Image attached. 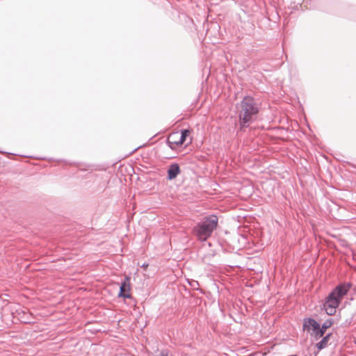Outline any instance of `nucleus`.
<instances>
[{
    "label": "nucleus",
    "instance_id": "f257e3e1",
    "mask_svg": "<svg viewBox=\"0 0 356 356\" xmlns=\"http://www.w3.org/2000/svg\"><path fill=\"white\" fill-rule=\"evenodd\" d=\"M240 129L248 127L257 118L260 106L256 99L250 95H246L238 106Z\"/></svg>",
    "mask_w": 356,
    "mask_h": 356
},
{
    "label": "nucleus",
    "instance_id": "f03ea898",
    "mask_svg": "<svg viewBox=\"0 0 356 356\" xmlns=\"http://www.w3.org/2000/svg\"><path fill=\"white\" fill-rule=\"evenodd\" d=\"M218 222V218L216 215L204 217L194 227L195 236L200 241H205L211 236L212 232L216 228Z\"/></svg>",
    "mask_w": 356,
    "mask_h": 356
},
{
    "label": "nucleus",
    "instance_id": "7ed1b4c3",
    "mask_svg": "<svg viewBox=\"0 0 356 356\" xmlns=\"http://www.w3.org/2000/svg\"><path fill=\"white\" fill-rule=\"evenodd\" d=\"M348 289V285H340L329 295L324 304L325 310L328 315H333L335 313L342 297L347 293Z\"/></svg>",
    "mask_w": 356,
    "mask_h": 356
},
{
    "label": "nucleus",
    "instance_id": "20e7f679",
    "mask_svg": "<svg viewBox=\"0 0 356 356\" xmlns=\"http://www.w3.org/2000/svg\"><path fill=\"white\" fill-rule=\"evenodd\" d=\"M333 324L331 319L327 320L321 327L314 319L309 318L305 321L304 327L307 330L312 329L313 334L316 339L322 337L327 328H330Z\"/></svg>",
    "mask_w": 356,
    "mask_h": 356
},
{
    "label": "nucleus",
    "instance_id": "39448f33",
    "mask_svg": "<svg viewBox=\"0 0 356 356\" xmlns=\"http://www.w3.org/2000/svg\"><path fill=\"white\" fill-rule=\"evenodd\" d=\"M189 134L190 131L188 129H182L179 136L177 133L171 134L168 138L167 143L169 147L173 149L175 145H181L184 144Z\"/></svg>",
    "mask_w": 356,
    "mask_h": 356
},
{
    "label": "nucleus",
    "instance_id": "423d86ee",
    "mask_svg": "<svg viewBox=\"0 0 356 356\" xmlns=\"http://www.w3.org/2000/svg\"><path fill=\"white\" fill-rule=\"evenodd\" d=\"M119 296L124 298H131V282L129 277H126L124 281L122 283L120 289Z\"/></svg>",
    "mask_w": 356,
    "mask_h": 356
},
{
    "label": "nucleus",
    "instance_id": "0eeeda50",
    "mask_svg": "<svg viewBox=\"0 0 356 356\" xmlns=\"http://www.w3.org/2000/svg\"><path fill=\"white\" fill-rule=\"evenodd\" d=\"M180 172L181 169L179 165L177 163H172L169 165L167 170V179L168 180H172L175 179Z\"/></svg>",
    "mask_w": 356,
    "mask_h": 356
},
{
    "label": "nucleus",
    "instance_id": "6e6552de",
    "mask_svg": "<svg viewBox=\"0 0 356 356\" xmlns=\"http://www.w3.org/2000/svg\"><path fill=\"white\" fill-rule=\"evenodd\" d=\"M248 261L247 262L248 266H264V261L259 257H248Z\"/></svg>",
    "mask_w": 356,
    "mask_h": 356
},
{
    "label": "nucleus",
    "instance_id": "1a4fd4ad",
    "mask_svg": "<svg viewBox=\"0 0 356 356\" xmlns=\"http://www.w3.org/2000/svg\"><path fill=\"white\" fill-rule=\"evenodd\" d=\"M330 336L331 334H327L319 343L316 344V346L318 347V349H323L327 346V343L330 339Z\"/></svg>",
    "mask_w": 356,
    "mask_h": 356
},
{
    "label": "nucleus",
    "instance_id": "9d476101",
    "mask_svg": "<svg viewBox=\"0 0 356 356\" xmlns=\"http://www.w3.org/2000/svg\"><path fill=\"white\" fill-rule=\"evenodd\" d=\"M241 239L243 240V244H245L246 238L245 237L241 236Z\"/></svg>",
    "mask_w": 356,
    "mask_h": 356
},
{
    "label": "nucleus",
    "instance_id": "9b49d317",
    "mask_svg": "<svg viewBox=\"0 0 356 356\" xmlns=\"http://www.w3.org/2000/svg\"><path fill=\"white\" fill-rule=\"evenodd\" d=\"M31 266V264H25L24 263V267L28 268Z\"/></svg>",
    "mask_w": 356,
    "mask_h": 356
},
{
    "label": "nucleus",
    "instance_id": "f8f14e48",
    "mask_svg": "<svg viewBox=\"0 0 356 356\" xmlns=\"http://www.w3.org/2000/svg\"><path fill=\"white\" fill-rule=\"evenodd\" d=\"M227 267H236V268H238V267H241V266H238V265H235V266L228 265Z\"/></svg>",
    "mask_w": 356,
    "mask_h": 356
},
{
    "label": "nucleus",
    "instance_id": "ddd939ff",
    "mask_svg": "<svg viewBox=\"0 0 356 356\" xmlns=\"http://www.w3.org/2000/svg\"><path fill=\"white\" fill-rule=\"evenodd\" d=\"M140 267H148V264L144 263Z\"/></svg>",
    "mask_w": 356,
    "mask_h": 356
},
{
    "label": "nucleus",
    "instance_id": "4468645a",
    "mask_svg": "<svg viewBox=\"0 0 356 356\" xmlns=\"http://www.w3.org/2000/svg\"><path fill=\"white\" fill-rule=\"evenodd\" d=\"M178 137H176V138H174L173 139H172V140H178L179 138H177Z\"/></svg>",
    "mask_w": 356,
    "mask_h": 356
}]
</instances>
